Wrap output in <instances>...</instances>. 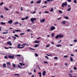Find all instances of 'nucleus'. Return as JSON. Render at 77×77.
<instances>
[{"label": "nucleus", "mask_w": 77, "mask_h": 77, "mask_svg": "<svg viewBox=\"0 0 77 77\" xmlns=\"http://www.w3.org/2000/svg\"><path fill=\"white\" fill-rule=\"evenodd\" d=\"M14 36H16V37H17V38H18L19 37V36L18 35L16 34L14 35Z\"/></svg>", "instance_id": "obj_36"}, {"label": "nucleus", "mask_w": 77, "mask_h": 77, "mask_svg": "<svg viewBox=\"0 0 77 77\" xmlns=\"http://www.w3.org/2000/svg\"><path fill=\"white\" fill-rule=\"evenodd\" d=\"M37 20V18H31V21H32V23H33V22L35 20Z\"/></svg>", "instance_id": "obj_1"}, {"label": "nucleus", "mask_w": 77, "mask_h": 77, "mask_svg": "<svg viewBox=\"0 0 77 77\" xmlns=\"http://www.w3.org/2000/svg\"><path fill=\"white\" fill-rule=\"evenodd\" d=\"M6 64L5 63H4L3 64V67L4 68H6Z\"/></svg>", "instance_id": "obj_27"}, {"label": "nucleus", "mask_w": 77, "mask_h": 77, "mask_svg": "<svg viewBox=\"0 0 77 77\" xmlns=\"http://www.w3.org/2000/svg\"><path fill=\"white\" fill-rule=\"evenodd\" d=\"M44 63H48V62H47V61H44Z\"/></svg>", "instance_id": "obj_55"}, {"label": "nucleus", "mask_w": 77, "mask_h": 77, "mask_svg": "<svg viewBox=\"0 0 77 77\" xmlns=\"http://www.w3.org/2000/svg\"><path fill=\"white\" fill-rule=\"evenodd\" d=\"M41 2V0H40L37 2V4H38V3H40Z\"/></svg>", "instance_id": "obj_15"}, {"label": "nucleus", "mask_w": 77, "mask_h": 77, "mask_svg": "<svg viewBox=\"0 0 77 77\" xmlns=\"http://www.w3.org/2000/svg\"><path fill=\"white\" fill-rule=\"evenodd\" d=\"M73 68L74 69H75V70H76L77 69V68H76V67H74Z\"/></svg>", "instance_id": "obj_54"}, {"label": "nucleus", "mask_w": 77, "mask_h": 77, "mask_svg": "<svg viewBox=\"0 0 77 77\" xmlns=\"http://www.w3.org/2000/svg\"><path fill=\"white\" fill-rule=\"evenodd\" d=\"M54 59H55L56 60H57V59H58V57H54Z\"/></svg>", "instance_id": "obj_22"}, {"label": "nucleus", "mask_w": 77, "mask_h": 77, "mask_svg": "<svg viewBox=\"0 0 77 77\" xmlns=\"http://www.w3.org/2000/svg\"><path fill=\"white\" fill-rule=\"evenodd\" d=\"M1 24H2V25H5V24L6 23H4L3 22H1Z\"/></svg>", "instance_id": "obj_17"}, {"label": "nucleus", "mask_w": 77, "mask_h": 77, "mask_svg": "<svg viewBox=\"0 0 77 77\" xmlns=\"http://www.w3.org/2000/svg\"><path fill=\"white\" fill-rule=\"evenodd\" d=\"M14 75H18V76H19V74H15Z\"/></svg>", "instance_id": "obj_40"}, {"label": "nucleus", "mask_w": 77, "mask_h": 77, "mask_svg": "<svg viewBox=\"0 0 77 77\" xmlns=\"http://www.w3.org/2000/svg\"><path fill=\"white\" fill-rule=\"evenodd\" d=\"M0 17L2 18H3V15H1L0 16Z\"/></svg>", "instance_id": "obj_53"}, {"label": "nucleus", "mask_w": 77, "mask_h": 77, "mask_svg": "<svg viewBox=\"0 0 77 77\" xmlns=\"http://www.w3.org/2000/svg\"><path fill=\"white\" fill-rule=\"evenodd\" d=\"M8 23L9 24H12V20H11L8 21Z\"/></svg>", "instance_id": "obj_8"}, {"label": "nucleus", "mask_w": 77, "mask_h": 77, "mask_svg": "<svg viewBox=\"0 0 77 77\" xmlns=\"http://www.w3.org/2000/svg\"><path fill=\"white\" fill-rule=\"evenodd\" d=\"M19 24V23H18V22H17L15 23L14 24H15V25H16V24Z\"/></svg>", "instance_id": "obj_33"}, {"label": "nucleus", "mask_w": 77, "mask_h": 77, "mask_svg": "<svg viewBox=\"0 0 77 77\" xmlns=\"http://www.w3.org/2000/svg\"><path fill=\"white\" fill-rule=\"evenodd\" d=\"M39 44H36L35 46H34V47H38Z\"/></svg>", "instance_id": "obj_25"}, {"label": "nucleus", "mask_w": 77, "mask_h": 77, "mask_svg": "<svg viewBox=\"0 0 77 77\" xmlns=\"http://www.w3.org/2000/svg\"><path fill=\"white\" fill-rule=\"evenodd\" d=\"M5 59H7L8 58V57H7V56H5L4 57Z\"/></svg>", "instance_id": "obj_30"}, {"label": "nucleus", "mask_w": 77, "mask_h": 77, "mask_svg": "<svg viewBox=\"0 0 77 77\" xmlns=\"http://www.w3.org/2000/svg\"><path fill=\"white\" fill-rule=\"evenodd\" d=\"M48 2H47V1H45V4H47V3Z\"/></svg>", "instance_id": "obj_61"}, {"label": "nucleus", "mask_w": 77, "mask_h": 77, "mask_svg": "<svg viewBox=\"0 0 77 77\" xmlns=\"http://www.w3.org/2000/svg\"><path fill=\"white\" fill-rule=\"evenodd\" d=\"M62 41V40H60L59 41H58V42L59 43H60Z\"/></svg>", "instance_id": "obj_52"}, {"label": "nucleus", "mask_w": 77, "mask_h": 77, "mask_svg": "<svg viewBox=\"0 0 77 77\" xmlns=\"http://www.w3.org/2000/svg\"><path fill=\"white\" fill-rule=\"evenodd\" d=\"M45 22V19H42L40 21V23H44Z\"/></svg>", "instance_id": "obj_6"}, {"label": "nucleus", "mask_w": 77, "mask_h": 77, "mask_svg": "<svg viewBox=\"0 0 77 77\" xmlns=\"http://www.w3.org/2000/svg\"><path fill=\"white\" fill-rule=\"evenodd\" d=\"M0 38H3V39H4V38L2 37V36H0Z\"/></svg>", "instance_id": "obj_60"}, {"label": "nucleus", "mask_w": 77, "mask_h": 77, "mask_svg": "<svg viewBox=\"0 0 77 77\" xmlns=\"http://www.w3.org/2000/svg\"><path fill=\"white\" fill-rule=\"evenodd\" d=\"M69 75H70V77H77V76H72V74H69Z\"/></svg>", "instance_id": "obj_18"}, {"label": "nucleus", "mask_w": 77, "mask_h": 77, "mask_svg": "<svg viewBox=\"0 0 77 77\" xmlns=\"http://www.w3.org/2000/svg\"><path fill=\"white\" fill-rule=\"evenodd\" d=\"M18 67L19 68H21V69H24V68H26L25 67L22 68V67H21V66H20L19 65V66H18Z\"/></svg>", "instance_id": "obj_14"}, {"label": "nucleus", "mask_w": 77, "mask_h": 77, "mask_svg": "<svg viewBox=\"0 0 77 77\" xmlns=\"http://www.w3.org/2000/svg\"><path fill=\"white\" fill-rule=\"evenodd\" d=\"M26 45V43L23 44L21 45V46H23V45Z\"/></svg>", "instance_id": "obj_38"}, {"label": "nucleus", "mask_w": 77, "mask_h": 77, "mask_svg": "<svg viewBox=\"0 0 77 77\" xmlns=\"http://www.w3.org/2000/svg\"><path fill=\"white\" fill-rule=\"evenodd\" d=\"M7 44H8V45H10V46H11L12 45V43H11V41H8L7 42Z\"/></svg>", "instance_id": "obj_2"}, {"label": "nucleus", "mask_w": 77, "mask_h": 77, "mask_svg": "<svg viewBox=\"0 0 77 77\" xmlns=\"http://www.w3.org/2000/svg\"><path fill=\"white\" fill-rule=\"evenodd\" d=\"M25 47V46H23L22 47H17V48H20V49H21L22 48H24Z\"/></svg>", "instance_id": "obj_13"}, {"label": "nucleus", "mask_w": 77, "mask_h": 77, "mask_svg": "<svg viewBox=\"0 0 77 77\" xmlns=\"http://www.w3.org/2000/svg\"><path fill=\"white\" fill-rule=\"evenodd\" d=\"M66 23V21H63V22H62V23L63 24H65Z\"/></svg>", "instance_id": "obj_21"}, {"label": "nucleus", "mask_w": 77, "mask_h": 77, "mask_svg": "<svg viewBox=\"0 0 77 77\" xmlns=\"http://www.w3.org/2000/svg\"><path fill=\"white\" fill-rule=\"evenodd\" d=\"M45 58H47V59L48 60V56H45Z\"/></svg>", "instance_id": "obj_47"}, {"label": "nucleus", "mask_w": 77, "mask_h": 77, "mask_svg": "<svg viewBox=\"0 0 77 77\" xmlns=\"http://www.w3.org/2000/svg\"><path fill=\"white\" fill-rule=\"evenodd\" d=\"M8 57L10 58V59H14V56H11V55H9L8 56Z\"/></svg>", "instance_id": "obj_4"}, {"label": "nucleus", "mask_w": 77, "mask_h": 77, "mask_svg": "<svg viewBox=\"0 0 77 77\" xmlns=\"http://www.w3.org/2000/svg\"><path fill=\"white\" fill-rule=\"evenodd\" d=\"M30 48V50H33V51L35 50V49L32 48Z\"/></svg>", "instance_id": "obj_44"}, {"label": "nucleus", "mask_w": 77, "mask_h": 77, "mask_svg": "<svg viewBox=\"0 0 77 77\" xmlns=\"http://www.w3.org/2000/svg\"><path fill=\"white\" fill-rule=\"evenodd\" d=\"M55 29V27L54 26H52L51 28V30L52 31V30H54Z\"/></svg>", "instance_id": "obj_3"}, {"label": "nucleus", "mask_w": 77, "mask_h": 77, "mask_svg": "<svg viewBox=\"0 0 77 77\" xmlns=\"http://www.w3.org/2000/svg\"><path fill=\"white\" fill-rule=\"evenodd\" d=\"M62 6L63 7H63H64V4L62 3Z\"/></svg>", "instance_id": "obj_43"}, {"label": "nucleus", "mask_w": 77, "mask_h": 77, "mask_svg": "<svg viewBox=\"0 0 77 77\" xmlns=\"http://www.w3.org/2000/svg\"><path fill=\"white\" fill-rule=\"evenodd\" d=\"M74 3H77V0H74Z\"/></svg>", "instance_id": "obj_42"}, {"label": "nucleus", "mask_w": 77, "mask_h": 77, "mask_svg": "<svg viewBox=\"0 0 77 77\" xmlns=\"http://www.w3.org/2000/svg\"><path fill=\"white\" fill-rule=\"evenodd\" d=\"M15 32H21V31L20 30H15Z\"/></svg>", "instance_id": "obj_19"}, {"label": "nucleus", "mask_w": 77, "mask_h": 77, "mask_svg": "<svg viewBox=\"0 0 77 77\" xmlns=\"http://www.w3.org/2000/svg\"><path fill=\"white\" fill-rule=\"evenodd\" d=\"M71 7L69 9H68L67 10V11H71Z\"/></svg>", "instance_id": "obj_28"}, {"label": "nucleus", "mask_w": 77, "mask_h": 77, "mask_svg": "<svg viewBox=\"0 0 77 77\" xmlns=\"http://www.w3.org/2000/svg\"><path fill=\"white\" fill-rule=\"evenodd\" d=\"M46 74V72L45 71H44L42 73V75H43V76L45 75Z\"/></svg>", "instance_id": "obj_5"}, {"label": "nucleus", "mask_w": 77, "mask_h": 77, "mask_svg": "<svg viewBox=\"0 0 77 77\" xmlns=\"http://www.w3.org/2000/svg\"><path fill=\"white\" fill-rule=\"evenodd\" d=\"M28 18H29V17L26 16L25 17V19H26V20H27Z\"/></svg>", "instance_id": "obj_32"}, {"label": "nucleus", "mask_w": 77, "mask_h": 77, "mask_svg": "<svg viewBox=\"0 0 77 77\" xmlns=\"http://www.w3.org/2000/svg\"><path fill=\"white\" fill-rule=\"evenodd\" d=\"M64 18H65V19H66V20H68L69 19L68 17H64Z\"/></svg>", "instance_id": "obj_34"}, {"label": "nucleus", "mask_w": 77, "mask_h": 77, "mask_svg": "<svg viewBox=\"0 0 77 77\" xmlns=\"http://www.w3.org/2000/svg\"><path fill=\"white\" fill-rule=\"evenodd\" d=\"M19 64L20 65H21V66H22V65H23V63H19Z\"/></svg>", "instance_id": "obj_56"}, {"label": "nucleus", "mask_w": 77, "mask_h": 77, "mask_svg": "<svg viewBox=\"0 0 77 77\" xmlns=\"http://www.w3.org/2000/svg\"><path fill=\"white\" fill-rule=\"evenodd\" d=\"M17 56H19V57H20V56H21V55H17Z\"/></svg>", "instance_id": "obj_63"}, {"label": "nucleus", "mask_w": 77, "mask_h": 77, "mask_svg": "<svg viewBox=\"0 0 77 77\" xmlns=\"http://www.w3.org/2000/svg\"><path fill=\"white\" fill-rule=\"evenodd\" d=\"M53 8H52L50 10V11L51 12H53Z\"/></svg>", "instance_id": "obj_46"}, {"label": "nucleus", "mask_w": 77, "mask_h": 77, "mask_svg": "<svg viewBox=\"0 0 77 77\" xmlns=\"http://www.w3.org/2000/svg\"><path fill=\"white\" fill-rule=\"evenodd\" d=\"M64 6H66V5H67V2H66V3H64Z\"/></svg>", "instance_id": "obj_29"}, {"label": "nucleus", "mask_w": 77, "mask_h": 77, "mask_svg": "<svg viewBox=\"0 0 77 77\" xmlns=\"http://www.w3.org/2000/svg\"><path fill=\"white\" fill-rule=\"evenodd\" d=\"M56 47H62V45H56Z\"/></svg>", "instance_id": "obj_9"}, {"label": "nucleus", "mask_w": 77, "mask_h": 77, "mask_svg": "<svg viewBox=\"0 0 77 77\" xmlns=\"http://www.w3.org/2000/svg\"><path fill=\"white\" fill-rule=\"evenodd\" d=\"M22 20H25V18H22L21 19Z\"/></svg>", "instance_id": "obj_64"}, {"label": "nucleus", "mask_w": 77, "mask_h": 77, "mask_svg": "<svg viewBox=\"0 0 77 77\" xmlns=\"http://www.w3.org/2000/svg\"><path fill=\"white\" fill-rule=\"evenodd\" d=\"M70 60L71 62H72L73 61V59L71 57H70Z\"/></svg>", "instance_id": "obj_26"}, {"label": "nucleus", "mask_w": 77, "mask_h": 77, "mask_svg": "<svg viewBox=\"0 0 77 77\" xmlns=\"http://www.w3.org/2000/svg\"><path fill=\"white\" fill-rule=\"evenodd\" d=\"M7 67L8 68H10V69H11V65H7Z\"/></svg>", "instance_id": "obj_16"}, {"label": "nucleus", "mask_w": 77, "mask_h": 77, "mask_svg": "<svg viewBox=\"0 0 77 77\" xmlns=\"http://www.w3.org/2000/svg\"><path fill=\"white\" fill-rule=\"evenodd\" d=\"M20 45H21L20 44H19L18 45L17 47H20Z\"/></svg>", "instance_id": "obj_59"}, {"label": "nucleus", "mask_w": 77, "mask_h": 77, "mask_svg": "<svg viewBox=\"0 0 77 77\" xmlns=\"http://www.w3.org/2000/svg\"><path fill=\"white\" fill-rule=\"evenodd\" d=\"M73 42H77V41L76 39L74 40L73 41Z\"/></svg>", "instance_id": "obj_49"}, {"label": "nucleus", "mask_w": 77, "mask_h": 77, "mask_svg": "<svg viewBox=\"0 0 77 77\" xmlns=\"http://www.w3.org/2000/svg\"><path fill=\"white\" fill-rule=\"evenodd\" d=\"M24 34H25V33H21L20 34V35H24Z\"/></svg>", "instance_id": "obj_48"}, {"label": "nucleus", "mask_w": 77, "mask_h": 77, "mask_svg": "<svg viewBox=\"0 0 77 77\" xmlns=\"http://www.w3.org/2000/svg\"><path fill=\"white\" fill-rule=\"evenodd\" d=\"M34 42L35 44L36 43H38V44H39L40 42H39V41H34Z\"/></svg>", "instance_id": "obj_11"}, {"label": "nucleus", "mask_w": 77, "mask_h": 77, "mask_svg": "<svg viewBox=\"0 0 77 77\" xmlns=\"http://www.w3.org/2000/svg\"><path fill=\"white\" fill-rule=\"evenodd\" d=\"M0 5L1 6H2V5H3V2H2V3H0Z\"/></svg>", "instance_id": "obj_50"}, {"label": "nucleus", "mask_w": 77, "mask_h": 77, "mask_svg": "<svg viewBox=\"0 0 77 77\" xmlns=\"http://www.w3.org/2000/svg\"><path fill=\"white\" fill-rule=\"evenodd\" d=\"M4 9H5V11H9V9L8 8H6L5 7H4Z\"/></svg>", "instance_id": "obj_10"}, {"label": "nucleus", "mask_w": 77, "mask_h": 77, "mask_svg": "<svg viewBox=\"0 0 77 77\" xmlns=\"http://www.w3.org/2000/svg\"><path fill=\"white\" fill-rule=\"evenodd\" d=\"M59 12L60 14H62V11H61V10H59Z\"/></svg>", "instance_id": "obj_31"}, {"label": "nucleus", "mask_w": 77, "mask_h": 77, "mask_svg": "<svg viewBox=\"0 0 77 77\" xmlns=\"http://www.w3.org/2000/svg\"><path fill=\"white\" fill-rule=\"evenodd\" d=\"M59 38V37L58 35H57L55 37V38H56V39H57L58 38Z\"/></svg>", "instance_id": "obj_24"}, {"label": "nucleus", "mask_w": 77, "mask_h": 77, "mask_svg": "<svg viewBox=\"0 0 77 77\" xmlns=\"http://www.w3.org/2000/svg\"><path fill=\"white\" fill-rule=\"evenodd\" d=\"M30 3L31 4H33V3H34V2L32 1H31V2H30Z\"/></svg>", "instance_id": "obj_57"}, {"label": "nucleus", "mask_w": 77, "mask_h": 77, "mask_svg": "<svg viewBox=\"0 0 77 77\" xmlns=\"http://www.w3.org/2000/svg\"><path fill=\"white\" fill-rule=\"evenodd\" d=\"M8 33V32H3V34H6V33Z\"/></svg>", "instance_id": "obj_39"}, {"label": "nucleus", "mask_w": 77, "mask_h": 77, "mask_svg": "<svg viewBox=\"0 0 77 77\" xmlns=\"http://www.w3.org/2000/svg\"><path fill=\"white\" fill-rule=\"evenodd\" d=\"M68 2H71V0H68Z\"/></svg>", "instance_id": "obj_58"}, {"label": "nucleus", "mask_w": 77, "mask_h": 77, "mask_svg": "<svg viewBox=\"0 0 77 77\" xmlns=\"http://www.w3.org/2000/svg\"><path fill=\"white\" fill-rule=\"evenodd\" d=\"M54 33L51 34V36L52 37H54Z\"/></svg>", "instance_id": "obj_37"}, {"label": "nucleus", "mask_w": 77, "mask_h": 77, "mask_svg": "<svg viewBox=\"0 0 77 77\" xmlns=\"http://www.w3.org/2000/svg\"><path fill=\"white\" fill-rule=\"evenodd\" d=\"M7 66L9 65H11V62H7L6 63Z\"/></svg>", "instance_id": "obj_12"}, {"label": "nucleus", "mask_w": 77, "mask_h": 77, "mask_svg": "<svg viewBox=\"0 0 77 77\" xmlns=\"http://www.w3.org/2000/svg\"><path fill=\"white\" fill-rule=\"evenodd\" d=\"M12 65L13 66L14 68H15V66H16V64H14V63H12Z\"/></svg>", "instance_id": "obj_20"}, {"label": "nucleus", "mask_w": 77, "mask_h": 77, "mask_svg": "<svg viewBox=\"0 0 77 77\" xmlns=\"http://www.w3.org/2000/svg\"><path fill=\"white\" fill-rule=\"evenodd\" d=\"M50 45H48L46 46V48H47V47H50Z\"/></svg>", "instance_id": "obj_41"}, {"label": "nucleus", "mask_w": 77, "mask_h": 77, "mask_svg": "<svg viewBox=\"0 0 77 77\" xmlns=\"http://www.w3.org/2000/svg\"><path fill=\"white\" fill-rule=\"evenodd\" d=\"M44 13H45V14H48L49 13V12L48 11H45Z\"/></svg>", "instance_id": "obj_45"}, {"label": "nucleus", "mask_w": 77, "mask_h": 77, "mask_svg": "<svg viewBox=\"0 0 77 77\" xmlns=\"http://www.w3.org/2000/svg\"><path fill=\"white\" fill-rule=\"evenodd\" d=\"M35 54V56H36V57H38V54Z\"/></svg>", "instance_id": "obj_51"}, {"label": "nucleus", "mask_w": 77, "mask_h": 77, "mask_svg": "<svg viewBox=\"0 0 77 77\" xmlns=\"http://www.w3.org/2000/svg\"><path fill=\"white\" fill-rule=\"evenodd\" d=\"M38 74H39V75L40 77H41V72H38Z\"/></svg>", "instance_id": "obj_23"}, {"label": "nucleus", "mask_w": 77, "mask_h": 77, "mask_svg": "<svg viewBox=\"0 0 77 77\" xmlns=\"http://www.w3.org/2000/svg\"><path fill=\"white\" fill-rule=\"evenodd\" d=\"M58 36H59V38H62L63 37V35H62V34H60Z\"/></svg>", "instance_id": "obj_7"}, {"label": "nucleus", "mask_w": 77, "mask_h": 77, "mask_svg": "<svg viewBox=\"0 0 77 77\" xmlns=\"http://www.w3.org/2000/svg\"><path fill=\"white\" fill-rule=\"evenodd\" d=\"M12 38H14V40H15V39H16V37H14V36H12Z\"/></svg>", "instance_id": "obj_35"}, {"label": "nucleus", "mask_w": 77, "mask_h": 77, "mask_svg": "<svg viewBox=\"0 0 77 77\" xmlns=\"http://www.w3.org/2000/svg\"><path fill=\"white\" fill-rule=\"evenodd\" d=\"M20 9H21V11H23V7H21Z\"/></svg>", "instance_id": "obj_62"}]
</instances>
